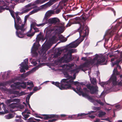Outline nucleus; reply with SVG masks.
Here are the masks:
<instances>
[{
  "mask_svg": "<svg viewBox=\"0 0 122 122\" xmlns=\"http://www.w3.org/2000/svg\"><path fill=\"white\" fill-rule=\"evenodd\" d=\"M80 26L78 29L79 33L80 36L78 39L75 41L70 43L67 48L68 52L66 55H65L64 56L60 59L57 64L59 65V67H62L64 70V77L66 79H63L61 80L60 84L57 82H55L52 81L51 83L58 87L61 90L67 89L71 88V84L75 85L76 86V91L74 89L73 90L76 92H83L80 87V84L78 81H73L76 78V74L78 73L80 69H83L85 67L89 66L91 65H96L100 64H105L104 63L105 59L104 56L96 54L94 56L93 59H90L88 60L84 64L81 65L79 67H78L76 65L73 64H68L62 65H60L62 63L67 62L71 60V54L76 52L75 49H70L72 48H75L84 39L85 37L88 33V27L84 25L82 26L81 24Z\"/></svg>",
  "mask_w": 122,
  "mask_h": 122,
  "instance_id": "obj_1",
  "label": "nucleus"
},
{
  "mask_svg": "<svg viewBox=\"0 0 122 122\" xmlns=\"http://www.w3.org/2000/svg\"><path fill=\"white\" fill-rule=\"evenodd\" d=\"M12 17L14 20L15 26L17 30L16 35L20 38L23 37L24 34L23 32L25 30L24 25L21 24V21L20 17L18 16L17 13H15L13 11H9Z\"/></svg>",
  "mask_w": 122,
  "mask_h": 122,
  "instance_id": "obj_2",
  "label": "nucleus"
},
{
  "mask_svg": "<svg viewBox=\"0 0 122 122\" xmlns=\"http://www.w3.org/2000/svg\"><path fill=\"white\" fill-rule=\"evenodd\" d=\"M58 40V38L56 36H53L50 39L48 43L44 44L43 45L41 53L40 52H39L40 54L44 53L50 48L52 44L55 43Z\"/></svg>",
  "mask_w": 122,
  "mask_h": 122,
  "instance_id": "obj_3",
  "label": "nucleus"
},
{
  "mask_svg": "<svg viewBox=\"0 0 122 122\" xmlns=\"http://www.w3.org/2000/svg\"><path fill=\"white\" fill-rule=\"evenodd\" d=\"M5 2L3 0L0 1V4L3 5V7L0 6V13L2 12L5 9L9 10L10 11V9H13L15 4L14 3L9 2L8 0H5Z\"/></svg>",
  "mask_w": 122,
  "mask_h": 122,
  "instance_id": "obj_4",
  "label": "nucleus"
},
{
  "mask_svg": "<svg viewBox=\"0 0 122 122\" xmlns=\"http://www.w3.org/2000/svg\"><path fill=\"white\" fill-rule=\"evenodd\" d=\"M95 112L92 111L89 112L88 113L85 114L84 113H81L78 114L77 115H72L69 116L68 118L70 119H78L83 118V116L88 114V116L91 118H93L95 117L94 114V113Z\"/></svg>",
  "mask_w": 122,
  "mask_h": 122,
  "instance_id": "obj_5",
  "label": "nucleus"
},
{
  "mask_svg": "<svg viewBox=\"0 0 122 122\" xmlns=\"http://www.w3.org/2000/svg\"><path fill=\"white\" fill-rule=\"evenodd\" d=\"M64 27L62 25L60 24L59 27L55 26L53 28L49 27L46 28L45 30L46 34L48 35L50 34L52 31H55L56 32H58L60 33H62L64 31Z\"/></svg>",
  "mask_w": 122,
  "mask_h": 122,
  "instance_id": "obj_6",
  "label": "nucleus"
},
{
  "mask_svg": "<svg viewBox=\"0 0 122 122\" xmlns=\"http://www.w3.org/2000/svg\"><path fill=\"white\" fill-rule=\"evenodd\" d=\"M27 85L30 86L31 87L34 86L33 82L30 81L29 82H23L21 83L19 82L15 83L14 85H11V87L13 89H19L20 86L23 88H25L26 87Z\"/></svg>",
  "mask_w": 122,
  "mask_h": 122,
  "instance_id": "obj_7",
  "label": "nucleus"
},
{
  "mask_svg": "<svg viewBox=\"0 0 122 122\" xmlns=\"http://www.w3.org/2000/svg\"><path fill=\"white\" fill-rule=\"evenodd\" d=\"M32 59H30V61L31 63L34 65H36L37 63L38 64V66L33 68L30 71L27 72V73L23 74L21 75V77L22 78H24L28 76L30 74L33 73L35 72L36 70L39 67L40 65H39L40 63V61H31Z\"/></svg>",
  "mask_w": 122,
  "mask_h": 122,
  "instance_id": "obj_8",
  "label": "nucleus"
},
{
  "mask_svg": "<svg viewBox=\"0 0 122 122\" xmlns=\"http://www.w3.org/2000/svg\"><path fill=\"white\" fill-rule=\"evenodd\" d=\"M113 74L110 79L109 81L112 82L113 85H115L118 84L119 85H122V80L119 82L118 83V81L116 80V76L114 75H118L119 73L117 70V68H115L114 69L113 71Z\"/></svg>",
  "mask_w": 122,
  "mask_h": 122,
  "instance_id": "obj_9",
  "label": "nucleus"
},
{
  "mask_svg": "<svg viewBox=\"0 0 122 122\" xmlns=\"http://www.w3.org/2000/svg\"><path fill=\"white\" fill-rule=\"evenodd\" d=\"M50 6L48 2L44 5H41L40 8H36L29 12L30 15H32L36 13L41 10H44Z\"/></svg>",
  "mask_w": 122,
  "mask_h": 122,
  "instance_id": "obj_10",
  "label": "nucleus"
},
{
  "mask_svg": "<svg viewBox=\"0 0 122 122\" xmlns=\"http://www.w3.org/2000/svg\"><path fill=\"white\" fill-rule=\"evenodd\" d=\"M28 59H26L24 60L23 62L20 64V71L21 72H25V70H27L28 69L29 67L28 65Z\"/></svg>",
  "mask_w": 122,
  "mask_h": 122,
  "instance_id": "obj_11",
  "label": "nucleus"
},
{
  "mask_svg": "<svg viewBox=\"0 0 122 122\" xmlns=\"http://www.w3.org/2000/svg\"><path fill=\"white\" fill-rule=\"evenodd\" d=\"M32 3H29L25 5L22 9V13H24L27 12L35 8Z\"/></svg>",
  "mask_w": 122,
  "mask_h": 122,
  "instance_id": "obj_12",
  "label": "nucleus"
},
{
  "mask_svg": "<svg viewBox=\"0 0 122 122\" xmlns=\"http://www.w3.org/2000/svg\"><path fill=\"white\" fill-rule=\"evenodd\" d=\"M87 87L89 89L90 92L92 93H97L98 92V88L97 86H91L90 84L87 85Z\"/></svg>",
  "mask_w": 122,
  "mask_h": 122,
  "instance_id": "obj_13",
  "label": "nucleus"
},
{
  "mask_svg": "<svg viewBox=\"0 0 122 122\" xmlns=\"http://www.w3.org/2000/svg\"><path fill=\"white\" fill-rule=\"evenodd\" d=\"M39 45L38 44L36 45L35 43L34 44L31 50V52L33 56H36L37 55V53L36 51L39 47Z\"/></svg>",
  "mask_w": 122,
  "mask_h": 122,
  "instance_id": "obj_14",
  "label": "nucleus"
},
{
  "mask_svg": "<svg viewBox=\"0 0 122 122\" xmlns=\"http://www.w3.org/2000/svg\"><path fill=\"white\" fill-rule=\"evenodd\" d=\"M54 13V11L53 10H49L45 14L43 20H47V17L51 16L52 14Z\"/></svg>",
  "mask_w": 122,
  "mask_h": 122,
  "instance_id": "obj_15",
  "label": "nucleus"
},
{
  "mask_svg": "<svg viewBox=\"0 0 122 122\" xmlns=\"http://www.w3.org/2000/svg\"><path fill=\"white\" fill-rule=\"evenodd\" d=\"M120 57L119 58L118 60L116 58H113L111 59V61H113L114 60L116 59V62L115 63H113L112 62V66L113 67L115 64H117L118 63L120 62L121 61L122 62V52L120 53Z\"/></svg>",
  "mask_w": 122,
  "mask_h": 122,
  "instance_id": "obj_16",
  "label": "nucleus"
},
{
  "mask_svg": "<svg viewBox=\"0 0 122 122\" xmlns=\"http://www.w3.org/2000/svg\"><path fill=\"white\" fill-rule=\"evenodd\" d=\"M59 21V20L58 18H54L49 19L47 21V22L49 24H52L58 22Z\"/></svg>",
  "mask_w": 122,
  "mask_h": 122,
  "instance_id": "obj_17",
  "label": "nucleus"
},
{
  "mask_svg": "<svg viewBox=\"0 0 122 122\" xmlns=\"http://www.w3.org/2000/svg\"><path fill=\"white\" fill-rule=\"evenodd\" d=\"M11 93L15 95L14 96L11 97H12L13 98L16 97H17L19 96L24 95L25 94L24 92H21L20 94L19 95V92L16 91H14L12 92Z\"/></svg>",
  "mask_w": 122,
  "mask_h": 122,
  "instance_id": "obj_18",
  "label": "nucleus"
},
{
  "mask_svg": "<svg viewBox=\"0 0 122 122\" xmlns=\"http://www.w3.org/2000/svg\"><path fill=\"white\" fill-rule=\"evenodd\" d=\"M30 114V112L27 109H26L25 111L22 113V114L24 117L25 120H26L29 116V115L28 114Z\"/></svg>",
  "mask_w": 122,
  "mask_h": 122,
  "instance_id": "obj_19",
  "label": "nucleus"
},
{
  "mask_svg": "<svg viewBox=\"0 0 122 122\" xmlns=\"http://www.w3.org/2000/svg\"><path fill=\"white\" fill-rule=\"evenodd\" d=\"M36 117L40 118L41 119L43 118L45 119H47L49 117H60L59 115H49V116H47L46 117H44L43 118L42 117H41L39 115H36Z\"/></svg>",
  "mask_w": 122,
  "mask_h": 122,
  "instance_id": "obj_20",
  "label": "nucleus"
},
{
  "mask_svg": "<svg viewBox=\"0 0 122 122\" xmlns=\"http://www.w3.org/2000/svg\"><path fill=\"white\" fill-rule=\"evenodd\" d=\"M2 106V107L3 109L4 110V112H0V114H3L5 113H7L9 112V111L7 109H6L5 105L3 103H0V107Z\"/></svg>",
  "mask_w": 122,
  "mask_h": 122,
  "instance_id": "obj_21",
  "label": "nucleus"
},
{
  "mask_svg": "<svg viewBox=\"0 0 122 122\" xmlns=\"http://www.w3.org/2000/svg\"><path fill=\"white\" fill-rule=\"evenodd\" d=\"M47 0H36L34 2L32 3L34 4V5L35 7H36L35 5L38 4H41Z\"/></svg>",
  "mask_w": 122,
  "mask_h": 122,
  "instance_id": "obj_22",
  "label": "nucleus"
},
{
  "mask_svg": "<svg viewBox=\"0 0 122 122\" xmlns=\"http://www.w3.org/2000/svg\"><path fill=\"white\" fill-rule=\"evenodd\" d=\"M35 33V32L33 31L32 30V29L31 28L26 34V36L29 37H31L34 35Z\"/></svg>",
  "mask_w": 122,
  "mask_h": 122,
  "instance_id": "obj_23",
  "label": "nucleus"
},
{
  "mask_svg": "<svg viewBox=\"0 0 122 122\" xmlns=\"http://www.w3.org/2000/svg\"><path fill=\"white\" fill-rule=\"evenodd\" d=\"M20 101V100L17 99H8L7 100L5 101V103L7 105L10 103L13 102H19Z\"/></svg>",
  "mask_w": 122,
  "mask_h": 122,
  "instance_id": "obj_24",
  "label": "nucleus"
},
{
  "mask_svg": "<svg viewBox=\"0 0 122 122\" xmlns=\"http://www.w3.org/2000/svg\"><path fill=\"white\" fill-rule=\"evenodd\" d=\"M41 40H42V41L44 40L43 36L41 33H40L37 35L36 38V40L37 41H38Z\"/></svg>",
  "mask_w": 122,
  "mask_h": 122,
  "instance_id": "obj_25",
  "label": "nucleus"
},
{
  "mask_svg": "<svg viewBox=\"0 0 122 122\" xmlns=\"http://www.w3.org/2000/svg\"><path fill=\"white\" fill-rule=\"evenodd\" d=\"M14 114L15 113L9 114L5 115V117L6 119H10L14 117Z\"/></svg>",
  "mask_w": 122,
  "mask_h": 122,
  "instance_id": "obj_26",
  "label": "nucleus"
},
{
  "mask_svg": "<svg viewBox=\"0 0 122 122\" xmlns=\"http://www.w3.org/2000/svg\"><path fill=\"white\" fill-rule=\"evenodd\" d=\"M44 23L41 24H36V26L38 27H41L44 26L45 24L47 23V21L43 20Z\"/></svg>",
  "mask_w": 122,
  "mask_h": 122,
  "instance_id": "obj_27",
  "label": "nucleus"
},
{
  "mask_svg": "<svg viewBox=\"0 0 122 122\" xmlns=\"http://www.w3.org/2000/svg\"><path fill=\"white\" fill-rule=\"evenodd\" d=\"M30 98V96H28L27 97L26 99V105L25 104V102H23V103L24 104H25V105L26 106L27 105H28L29 107L30 108V104L29 103V100Z\"/></svg>",
  "mask_w": 122,
  "mask_h": 122,
  "instance_id": "obj_28",
  "label": "nucleus"
},
{
  "mask_svg": "<svg viewBox=\"0 0 122 122\" xmlns=\"http://www.w3.org/2000/svg\"><path fill=\"white\" fill-rule=\"evenodd\" d=\"M81 21V20L80 19L79 17H76L74 19L73 24H79Z\"/></svg>",
  "mask_w": 122,
  "mask_h": 122,
  "instance_id": "obj_29",
  "label": "nucleus"
},
{
  "mask_svg": "<svg viewBox=\"0 0 122 122\" xmlns=\"http://www.w3.org/2000/svg\"><path fill=\"white\" fill-rule=\"evenodd\" d=\"M106 114V113L105 112L100 111L98 114V117H102L105 115Z\"/></svg>",
  "mask_w": 122,
  "mask_h": 122,
  "instance_id": "obj_30",
  "label": "nucleus"
},
{
  "mask_svg": "<svg viewBox=\"0 0 122 122\" xmlns=\"http://www.w3.org/2000/svg\"><path fill=\"white\" fill-rule=\"evenodd\" d=\"M10 107L12 108H14L17 106V103H13L11 104L9 106Z\"/></svg>",
  "mask_w": 122,
  "mask_h": 122,
  "instance_id": "obj_31",
  "label": "nucleus"
},
{
  "mask_svg": "<svg viewBox=\"0 0 122 122\" xmlns=\"http://www.w3.org/2000/svg\"><path fill=\"white\" fill-rule=\"evenodd\" d=\"M109 82L108 81L105 82H102L99 83L100 85L102 87H104L108 84Z\"/></svg>",
  "mask_w": 122,
  "mask_h": 122,
  "instance_id": "obj_32",
  "label": "nucleus"
},
{
  "mask_svg": "<svg viewBox=\"0 0 122 122\" xmlns=\"http://www.w3.org/2000/svg\"><path fill=\"white\" fill-rule=\"evenodd\" d=\"M90 80L91 81L92 83L94 85H95L96 84V79L94 78H90Z\"/></svg>",
  "mask_w": 122,
  "mask_h": 122,
  "instance_id": "obj_33",
  "label": "nucleus"
},
{
  "mask_svg": "<svg viewBox=\"0 0 122 122\" xmlns=\"http://www.w3.org/2000/svg\"><path fill=\"white\" fill-rule=\"evenodd\" d=\"M58 37L59 39H62L63 41V42L66 41L67 40V39L66 38H64V37L61 35H60Z\"/></svg>",
  "mask_w": 122,
  "mask_h": 122,
  "instance_id": "obj_34",
  "label": "nucleus"
},
{
  "mask_svg": "<svg viewBox=\"0 0 122 122\" xmlns=\"http://www.w3.org/2000/svg\"><path fill=\"white\" fill-rule=\"evenodd\" d=\"M36 24H37L35 22H32L30 25V28H32H32H35L34 27L36 25Z\"/></svg>",
  "mask_w": 122,
  "mask_h": 122,
  "instance_id": "obj_35",
  "label": "nucleus"
},
{
  "mask_svg": "<svg viewBox=\"0 0 122 122\" xmlns=\"http://www.w3.org/2000/svg\"><path fill=\"white\" fill-rule=\"evenodd\" d=\"M122 25V22H119L118 24L116 25V26L114 28V29H116L117 27L119 26H121V25Z\"/></svg>",
  "mask_w": 122,
  "mask_h": 122,
  "instance_id": "obj_36",
  "label": "nucleus"
},
{
  "mask_svg": "<svg viewBox=\"0 0 122 122\" xmlns=\"http://www.w3.org/2000/svg\"><path fill=\"white\" fill-rule=\"evenodd\" d=\"M41 88L40 87H35L33 89V90L34 91H37L40 89Z\"/></svg>",
  "mask_w": 122,
  "mask_h": 122,
  "instance_id": "obj_37",
  "label": "nucleus"
},
{
  "mask_svg": "<svg viewBox=\"0 0 122 122\" xmlns=\"http://www.w3.org/2000/svg\"><path fill=\"white\" fill-rule=\"evenodd\" d=\"M5 74H6L7 75H10V72H5L3 73L2 75L3 77H4Z\"/></svg>",
  "mask_w": 122,
  "mask_h": 122,
  "instance_id": "obj_38",
  "label": "nucleus"
},
{
  "mask_svg": "<svg viewBox=\"0 0 122 122\" xmlns=\"http://www.w3.org/2000/svg\"><path fill=\"white\" fill-rule=\"evenodd\" d=\"M30 15L29 13L28 15H26L25 16V18H24V22L25 23L26 22V20H27V19L28 17L29 16V15Z\"/></svg>",
  "mask_w": 122,
  "mask_h": 122,
  "instance_id": "obj_39",
  "label": "nucleus"
},
{
  "mask_svg": "<svg viewBox=\"0 0 122 122\" xmlns=\"http://www.w3.org/2000/svg\"><path fill=\"white\" fill-rule=\"evenodd\" d=\"M56 119L53 118V119H50L48 122H53L54 121H56Z\"/></svg>",
  "mask_w": 122,
  "mask_h": 122,
  "instance_id": "obj_40",
  "label": "nucleus"
},
{
  "mask_svg": "<svg viewBox=\"0 0 122 122\" xmlns=\"http://www.w3.org/2000/svg\"><path fill=\"white\" fill-rule=\"evenodd\" d=\"M101 109L100 107H94L93 108V109L94 110H99Z\"/></svg>",
  "mask_w": 122,
  "mask_h": 122,
  "instance_id": "obj_41",
  "label": "nucleus"
},
{
  "mask_svg": "<svg viewBox=\"0 0 122 122\" xmlns=\"http://www.w3.org/2000/svg\"><path fill=\"white\" fill-rule=\"evenodd\" d=\"M35 30V32H38L39 31V30L38 28H33Z\"/></svg>",
  "mask_w": 122,
  "mask_h": 122,
  "instance_id": "obj_42",
  "label": "nucleus"
},
{
  "mask_svg": "<svg viewBox=\"0 0 122 122\" xmlns=\"http://www.w3.org/2000/svg\"><path fill=\"white\" fill-rule=\"evenodd\" d=\"M105 96L104 92H102L101 95V96L104 97Z\"/></svg>",
  "mask_w": 122,
  "mask_h": 122,
  "instance_id": "obj_43",
  "label": "nucleus"
},
{
  "mask_svg": "<svg viewBox=\"0 0 122 122\" xmlns=\"http://www.w3.org/2000/svg\"><path fill=\"white\" fill-rule=\"evenodd\" d=\"M100 120L98 119H97L96 120L94 121V122H100Z\"/></svg>",
  "mask_w": 122,
  "mask_h": 122,
  "instance_id": "obj_44",
  "label": "nucleus"
},
{
  "mask_svg": "<svg viewBox=\"0 0 122 122\" xmlns=\"http://www.w3.org/2000/svg\"><path fill=\"white\" fill-rule=\"evenodd\" d=\"M117 68L119 69V70H120V71L121 70V67L118 65H117Z\"/></svg>",
  "mask_w": 122,
  "mask_h": 122,
  "instance_id": "obj_45",
  "label": "nucleus"
},
{
  "mask_svg": "<svg viewBox=\"0 0 122 122\" xmlns=\"http://www.w3.org/2000/svg\"><path fill=\"white\" fill-rule=\"evenodd\" d=\"M24 107V106L22 105H21L20 106V109H23Z\"/></svg>",
  "mask_w": 122,
  "mask_h": 122,
  "instance_id": "obj_46",
  "label": "nucleus"
},
{
  "mask_svg": "<svg viewBox=\"0 0 122 122\" xmlns=\"http://www.w3.org/2000/svg\"><path fill=\"white\" fill-rule=\"evenodd\" d=\"M60 12V10H57L56 11V14Z\"/></svg>",
  "mask_w": 122,
  "mask_h": 122,
  "instance_id": "obj_47",
  "label": "nucleus"
},
{
  "mask_svg": "<svg viewBox=\"0 0 122 122\" xmlns=\"http://www.w3.org/2000/svg\"><path fill=\"white\" fill-rule=\"evenodd\" d=\"M61 117H65L66 116V115L65 114H61L60 115Z\"/></svg>",
  "mask_w": 122,
  "mask_h": 122,
  "instance_id": "obj_48",
  "label": "nucleus"
},
{
  "mask_svg": "<svg viewBox=\"0 0 122 122\" xmlns=\"http://www.w3.org/2000/svg\"><path fill=\"white\" fill-rule=\"evenodd\" d=\"M82 60H85L86 59V57H82L81 58Z\"/></svg>",
  "mask_w": 122,
  "mask_h": 122,
  "instance_id": "obj_49",
  "label": "nucleus"
},
{
  "mask_svg": "<svg viewBox=\"0 0 122 122\" xmlns=\"http://www.w3.org/2000/svg\"><path fill=\"white\" fill-rule=\"evenodd\" d=\"M33 92H30V94L29 95H28V96H30H30L31 95L33 94Z\"/></svg>",
  "mask_w": 122,
  "mask_h": 122,
  "instance_id": "obj_50",
  "label": "nucleus"
},
{
  "mask_svg": "<svg viewBox=\"0 0 122 122\" xmlns=\"http://www.w3.org/2000/svg\"><path fill=\"white\" fill-rule=\"evenodd\" d=\"M27 88L28 89H29L30 90H31L32 89L31 87H28Z\"/></svg>",
  "mask_w": 122,
  "mask_h": 122,
  "instance_id": "obj_51",
  "label": "nucleus"
},
{
  "mask_svg": "<svg viewBox=\"0 0 122 122\" xmlns=\"http://www.w3.org/2000/svg\"><path fill=\"white\" fill-rule=\"evenodd\" d=\"M112 11H113V12L114 14V15H115V11L113 9H112Z\"/></svg>",
  "mask_w": 122,
  "mask_h": 122,
  "instance_id": "obj_52",
  "label": "nucleus"
},
{
  "mask_svg": "<svg viewBox=\"0 0 122 122\" xmlns=\"http://www.w3.org/2000/svg\"><path fill=\"white\" fill-rule=\"evenodd\" d=\"M97 76H99V72H97Z\"/></svg>",
  "mask_w": 122,
  "mask_h": 122,
  "instance_id": "obj_53",
  "label": "nucleus"
},
{
  "mask_svg": "<svg viewBox=\"0 0 122 122\" xmlns=\"http://www.w3.org/2000/svg\"><path fill=\"white\" fill-rule=\"evenodd\" d=\"M113 56V55H110L109 56V57H112Z\"/></svg>",
  "mask_w": 122,
  "mask_h": 122,
  "instance_id": "obj_54",
  "label": "nucleus"
},
{
  "mask_svg": "<svg viewBox=\"0 0 122 122\" xmlns=\"http://www.w3.org/2000/svg\"><path fill=\"white\" fill-rule=\"evenodd\" d=\"M119 54V53L118 52V51H117L116 52V53L115 54Z\"/></svg>",
  "mask_w": 122,
  "mask_h": 122,
  "instance_id": "obj_55",
  "label": "nucleus"
},
{
  "mask_svg": "<svg viewBox=\"0 0 122 122\" xmlns=\"http://www.w3.org/2000/svg\"><path fill=\"white\" fill-rule=\"evenodd\" d=\"M84 90L85 91H86V88H84Z\"/></svg>",
  "mask_w": 122,
  "mask_h": 122,
  "instance_id": "obj_56",
  "label": "nucleus"
},
{
  "mask_svg": "<svg viewBox=\"0 0 122 122\" xmlns=\"http://www.w3.org/2000/svg\"><path fill=\"white\" fill-rule=\"evenodd\" d=\"M111 109H107V111H109Z\"/></svg>",
  "mask_w": 122,
  "mask_h": 122,
  "instance_id": "obj_57",
  "label": "nucleus"
},
{
  "mask_svg": "<svg viewBox=\"0 0 122 122\" xmlns=\"http://www.w3.org/2000/svg\"><path fill=\"white\" fill-rule=\"evenodd\" d=\"M118 122H122V121L121 120H119L118 121Z\"/></svg>",
  "mask_w": 122,
  "mask_h": 122,
  "instance_id": "obj_58",
  "label": "nucleus"
},
{
  "mask_svg": "<svg viewBox=\"0 0 122 122\" xmlns=\"http://www.w3.org/2000/svg\"><path fill=\"white\" fill-rule=\"evenodd\" d=\"M120 77L121 78L122 77V75H121L120 76Z\"/></svg>",
  "mask_w": 122,
  "mask_h": 122,
  "instance_id": "obj_59",
  "label": "nucleus"
},
{
  "mask_svg": "<svg viewBox=\"0 0 122 122\" xmlns=\"http://www.w3.org/2000/svg\"><path fill=\"white\" fill-rule=\"evenodd\" d=\"M88 72V73L89 75L90 76H89V74L90 73V72H89V71Z\"/></svg>",
  "mask_w": 122,
  "mask_h": 122,
  "instance_id": "obj_60",
  "label": "nucleus"
},
{
  "mask_svg": "<svg viewBox=\"0 0 122 122\" xmlns=\"http://www.w3.org/2000/svg\"><path fill=\"white\" fill-rule=\"evenodd\" d=\"M49 81H46L45 82H44L46 83V82H49Z\"/></svg>",
  "mask_w": 122,
  "mask_h": 122,
  "instance_id": "obj_61",
  "label": "nucleus"
},
{
  "mask_svg": "<svg viewBox=\"0 0 122 122\" xmlns=\"http://www.w3.org/2000/svg\"><path fill=\"white\" fill-rule=\"evenodd\" d=\"M36 120H37V121H39V120L38 119H36Z\"/></svg>",
  "mask_w": 122,
  "mask_h": 122,
  "instance_id": "obj_62",
  "label": "nucleus"
},
{
  "mask_svg": "<svg viewBox=\"0 0 122 122\" xmlns=\"http://www.w3.org/2000/svg\"><path fill=\"white\" fill-rule=\"evenodd\" d=\"M110 35H112V34L111 33H110Z\"/></svg>",
  "mask_w": 122,
  "mask_h": 122,
  "instance_id": "obj_63",
  "label": "nucleus"
},
{
  "mask_svg": "<svg viewBox=\"0 0 122 122\" xmlns=\"http://www.w3.org/2000/svg\"><path fill=\"white\" fill-rule=\"evenodd\" d=\"M68 26V25H66V26L67 27Z\"/></svg>",
  "mask_w": 122,
  "mask_h": 122,
  "instance_id": "obj_64",
  "label": "nucleus"
}]
</instances>
